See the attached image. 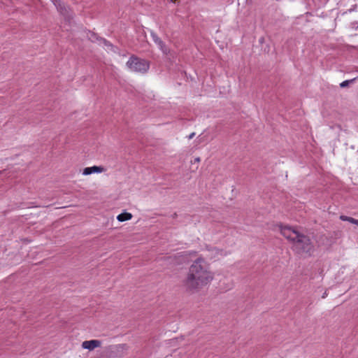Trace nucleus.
Instances as JSON below:
<instances>
[{
	"mask_svg": "<svg viewBox=\"0 0 358 358\" xmlns=\"http://www.w3.org/2000/svg\"><path fill=\"white\" fill-rule=\"evenodd\" d=\"M213 279V274L206 261L202 258H198L189 268L183 285L187 291L194 292L210 283Z\"/></svg>",
	"mask_w": 358,
	"mask_h": 358,
	"instance_id": "nucleus-1",
	"label": "nucleus"
},
{
	"mask_svg": "<svg viewBox=\"0 0 358 358\" xmlns=\"http://www.w3.org/2000/svg\"><path fill=\"white\" fill-rule=\"evenodd\" d=\"M281 234L292 243V250L296 254L310 257L314 245L309 236L301 233L297 227L280 225Z\"/></svg>",
	"mask_w": 358,
	"mask_h": 358,
	"instance_id": "nucleus-2",
	"label": "nucleus"
},
{
	"mask_svg": "<svg viewBox=\"0 0 358 358\" xmlns=\"http://www.w3.org/2000/svg\"><path fill=\"white\" fill-rule=\"evenodd\" d=\"M127 67L133 71L145 73L150 68L149 62L132 55L127 62Z\"/></svg>",
	"mask_w": 358,
	"mask_h": 358,
	"instance_id": "nucleus-3",
	"label": "nucleus"
},
{
	"mask_svg": "<svg viewBox=\"0 0 358 358\" xmlns=\"http://www.w3.org/2000/svg\"><path fill=\"white\" fill-rule=\"evenodd\" d=\"M127 349L128 346L126 344H119L108 347L106 351L110 358H117L123 357Z\"/></svg>",
	"mask_w": 358,
	"mask_h": 358,
	"instance_id": "nucleus-4",
	"label": "nucleus"
},
{
	"mask_svg": "<svg viewBox=\"0 0 358 358\" xmlns=\"http://www.w3.org/2000/svg\"><path fill=\"white\" fill-rule=\"evenodd\" d=\"M150 35L155 43V44L159 47V50L164 54L168 55L170 52L169 48L166 45L164 41L157 36V34L153 31H150Z\"/></svg>",
	"mask_w": 358,
	"mask_h": 358,
	"instance_id": "nucleus-5",
	"label": "nucleus"
},
{
	"mask_svg": "<svg viewBox=\"0 0 358 358\" xmlns=\"http://www.w3.org/2000/svg\"><path fill=\"white\" fill-rule=\"evenodd\" d=\"M54 5L56 6L57 10L69 21L73 18V15L69 8L66 7L61 0L59 1L58 3H56Z\"/></svg>",
	"mask_w": 358,
	"mask_h": 358,
	"instance_id": "nucleus-6",
	"label": "nucleus"
},
{
	"mask_svg": "<svg viewBox=\"0 0 358 358\" xmlns=\"http://www.w3.org/2000/svg\"><path fill=\"white\" fill-rule=\"evenodd\" d=\"M101 342L99 340H90V341H85L83 342L82 347L84 349H87L89 350H93L96 348H98L101 345Z\"/></svg>",
	"mask_w": 358,
	"mask_h": 358,
	"instance_id": "nucleus-7",
	"label": "nucleus"
},
{
	"mask_svg": "<svg viewBox=\"0 0 358 358\" xmlns=\"http://www.w3.org/2000/svg\"><path fill=\"white\" fill-rule=\"evenodd\" d=\"M104 171V168L102 166H93L91 167H86L84 169L83 174L84 176L90 175L94 173H101Z\"/></svg>",
	"mask_w": 358,
	"mask_h": 358,
	"instance_id": "nucleus-8",
	"label": "nucleus"
},
{
	"mask_svg": "<svg viewBox=\"0 0 358 358\" xmlns=\"http://www.w3.org/2000/svg\"><path fill=\"white\" fill-rule=\"evenodd\" d=\"M131 217H132V215L131 213L125 212V213H120V215H118L117 217V220L119 222H124V221L131 220Z\"/></svg>",
	"mask_w": 358,
	"mask_h": 358,
	"instance_id": "nucleus-9",
	"label": "nucleus"
},
{
	"mask_svg": "<svg viewBox=\"0 0 358 358\" xmlns=\"http://www.w3.org/2000/svg\"><path fill=\"white\" fill-rule=\"evenodd\" d=\"M353 80H345V81L342 82V83L340 84V87H341V88H344V87H345L348 86V85H349V83H352V82H353Z\"/></svg>",
	"mask_w": 358,
	"mask_h": 358,
	"instance_id": "nucleus-10",
	"label": "nucleus"
},
{
	"mask_svg": "<svg viewBox=\"0 0 358 358\" xmlns=\"http://www.w3.org/2000/svg\"><path fill=\"white\" fill-rule=\"evenodd\" d=\"M90 34H91V36L88 35V37L92 41H94L95 40L98 39L97 36L94 33L90 32Z\"/></svg>",
	"mask_w": 358,
	"mask_h": 358,
	"instance_id": "nucleus-11",
	"label": "nucleus"
},
{
	"mask_svg": "<svg viewBox=\"0 0 358 358\" xmlns=\"http://www.w3.org/2000/svg\"><path fill=\"white\" fill-rule=\"evenodd\" d=\"M348 222L358 226V220H356L350 217V219L348 220Z\"/></svg>",
	"mask_w": 358,
	"mask_h": 358,
	"instance_id": "nucleus-12",
	"label": "nucleus"
},
{
	"mask_svg": "<svg viewBox=\"0 0 358 358\" xmlns=\"http://www.w3.org/2000/svg\"><path fill=\"white\" fill-rule=\"evenodd\" d=\"M350 217L345 216V215H341L340 219L343 221H348L350 219Z\"/></svg>",
	"mask_w": 358,
	"mask_h": 358,
	"instance_id": "nucleus-13",
	"label": "nucleus"
},
{
	"mask_svg": "<svg viewBox=\"0 0 358 358\" xmlns=\"http://www.w3.org/2000/svg\"><path fill=\"white\" fill-rule=\"evenodd\" d=\"M194 136H195V133H194V132H192V133H191V134L188 136V138H189V139H192V138H193L194 137Z\"/></svg>",
	"mask_w": 358,
	"mask_h": 358,
	"instance_id": "nucleus-14",
	"label": "nucleus"
},
{
	"mask_svg": "<svg viewBox=\"0 0 358 358\" xmlns=\"http://www.w3.org/2000/svg\"><path fill=\"white\" fill-rule=\"evenodd\" d=\"M101 40L104 42V43L106 45H110V43L108 41H107L106 39H102Z\"/></svg>",
	"mask_w": 358,
	"mask_h": 358,
	"instance_id": "nucleus-15",
	"label": "nucleus"
},
{
	"mask_svg": "<svg viewBox=\"0 0 358 358\" xmlns=\"http://www.w3.org/2000/svg\"><path fill=\"white\" fill-rule=\"evenodd\" d=\"M194 161V162H199L201 161V159L200 157H196Z\"/></svg>",
	"mask_w": 358,
	"mask_h": 358,
	"instance_id": "nucleus-16",
	"label": "nucleus"
},
{
	"mask_svg": "<svg viewBox=\"0 0 358 358\" xmlns=\"http://www.w3.org/2000/svg\"><path fill=\"white\" fill-rule=\"evenodd\" d=\"M327 295H328L327 292V291H325V292H324V293L322 294V297L323 299H324L325 297H327Z\"/></svg>",
	"mask_w": 358,
	"mask_h": 358,
	"instance_id": "nucleus-17",
	"label": "nucleus"
},
{
	"mask_svg": "<svg viewBox=\"0 0 358 358\" xmlns=\"http://www.w3.org/2000/svg\"><path fill=\"white\" fill-rule=\"evenodd\" d=\"M177 217V214L175 213L173 215V217L175 218Z\"/></svg>",
	"mask_w": 358,
	"mask_h": 358,
	"instance_id": "nucleus-18",
	"label": "nucleus"
},
{
	"mask_svg": "<svg viewBox=\"0 0 358 358\" xmlns=\"http://www.w3.org/2000/svg\"><path fill=\"white\" fill-rule=\"evenodd\" d=\"M357 29H358V25H357Z\"/></svg>",
	"mask_w": 358,
	"mask_h": 358,
	"instance_id": "nucleus-19",
	"label": "nucleus"
}]
</instances>
